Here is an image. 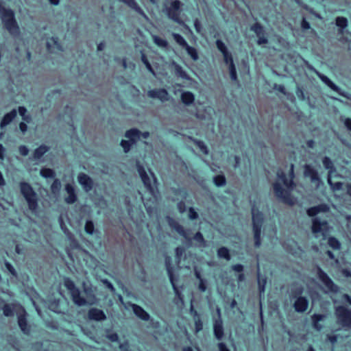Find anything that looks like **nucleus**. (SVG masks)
Wrapping results in <instances>:
<instances>
[{
    "label": "nucleus",
    "mask_w": 351,
    "mask_h": 351,
    "mask_svg": "<svg viewBox=\"0 0 351 351\" xmlns=\"http://www.w3.org/2000/svg\"><path fill=\"white\" fill-rule=\"evenodd\" d=\"M171 226L176 230L177 232H178L180 234L184 236L185 238H186V236L185 234V231L184 230V228L180 225L176 221H172L170 223Z\"/></svg>",
    "instance_id": "c9c22d12"
},
{
    "label": "nucleus",
    "mask_w": 351,
    "mask_h": 351,
    "mask_svg": "<svg viewBox=\"0 0 351 351\" xmlns=\"http://www.w3.org/2000/svg\"><path fill=\"white\" fill-rule=\"evenodd\" d=\"M5 265L7 268V269L13 275V276H16V272L14 269V268L13 267V266L10 263H8V261H5Z\"/></svg>",
    "instance_id": "4d7b16f0"
},
{
    "label": "nucleus",
    "mask_w": 351,
    "mask_h": 351,
    "mask_svg": "<svg viewBox=\"0 0 351 351\" xmlns=\"http://www.w3.org/2000/svg\"><path fill=\"white\" fill-rule=\"evenodd\" d=\"M88 317L90 319L96 321H103L106 319V316L102 310L93 308L88 311Z\"/></svg>",
    "instance_id": "412c9836"
},
{
    "label": "nucleus",
    "mask_w": 351,
    "mask_h": 351,
    "mask_svg": "<svg viewBox=\"0 0 351 351\" xmlns=\"http://www.w3.org/2000/svg\"><path fill=\"white\" fill-rule=\"evenodd\" d=\"M322 163L324 167L328 170V176H332V174L335 173L336 169L331 159L328 156H325L322 160Z\"/></svg>",
    "instance_id": "393cba45"
},
{
    "label": "nucleus",
    "mask_w": 351,
    "mask_h": 351,
    "mask_svg": "<svg viewBox=\"0 0 351 351\" xmlns=\"http://www.w3.org/2000/svg\"><path fill=\"white\" fill-rule=\"evenodd\" d=\"M64 285L69 291L73 303L79 306L92 305L96 301L95 289L88 282H82V289L84 295H82L80 289L69 278H66Z\"/></svg>",
    "instance_id": "f257e3e1"
},
{
    "label": "nucleus",
    "mask_w": 351,
    "mask_h": 351,
    "mask_svg": "<svg viewBox=\"0 0 351 351\" xmlns=\"http://www.w3.org/2000/svg\"><path fill=\"white\" fill-rule=\"evenodd\" d=\"M258 38V40H257V43L258 45H263V44H266L268 43V40L267 38L265 36V35L263 34V36H257Z\"/></svg>",
    "instance_id": "bf43d9fd"
},
{
    "label": "nucleus",
    "mask_w": 351,
    "mask_h": 351,
    "mask_svg": "<svg viewBox=\"0 0 351 351\" xmlns=\"http://www.w3.org/2000/svg\"><path fill=\"white\" fill-rule=\"evenodd\" d=\"M27 110L25 107L21 106L19 108V113L23 117V119L29 123L31 120V117L29 115L26 114Z\"/></svg>",
    "instance_id": "37998d69"
},
{
    "label": "nucleus",
    "mask_w": 351,
    "mask_h": 351,
    "mask_svg": "<svg viewBox=\"0 0 351 351\" xmlns=\"http://www.w3.org/2000/svg\"><path fill=\"white\" fill-rule=\"evenodd\" d=\"M317 276L322 284V289L325 293L335 294L339 291V287L329 276L320 268L317 269Z\"/></svg>",
    "instance_id": "1a4fd4ad"
},
{
    "label": "nucleus",
    "mask_w": 351,
    "mask_h": 351,
    "mask_svg": "<svg viewBox=\"0 0 351 351\" xmlns=\"http://www.w3.org/2000/svg\"><path fill=\"white\" fill-rule=\"evenodd\" d=\"M232 269L237 272H242L243 270V266L241 264L234 265L232 267Z\"/></svg>",
    "instance_id": "0e129e2a"
},
{
    "label": "nucleus",
    "mask_w": 351,
    "mask_h": 351,
    "mask_svg": "<svg viewBox=\"0 0 351 351\" xmlns=\"http://www.w3.org/2000/svg\"><path fill=\"white\" fill-rule=\"evenodd\" d=\"M345 219L346 221V226L348 230H351V215H346L345 216Z\"/></svg>",
    "instance_id": "774afa93"
},
{
    "label": "nucleus",
    "mask_w": 351,
    "mask_h": 351,
    "mask_svg": "<svg viewBox=\"0 0 351 351\" xmlns=\"http://www.w3.org/2000/svg\"><path fill=\"white\" fill-rule=\"evenodd\" d=\"M48 147L45 145H41L35 149L34 153V157L35 159H40L47 152Z\"/></svg>",
    "instance_id": "7c9ffc66"
},
{
    "label": "nucleus",
    "mask_w": 351,
    "mask_h": 351,
    "mask_svg": "<svg viewBox=\"0 0 351 351\" xmlns=\"http://www.w3.org/2000/svg\"><path fill=\"white\" fill-rule=\"evenodd\" d=\"M103 283L111 291V292L114 293L115 291V289L108 280H104Z\"/></svg>",
    "instance_id": "680f3d73"
},
{
    "label": "nucleus",
    "mask_w": 351,
    "mask_h": 351,
    "mask_svg": "<svg viewBox=\"0 0 351 351\" xmlns=\"http://www.w3.org/2000/svg\"><path fill=\"white\" fill-rule=\"evenodd\" d=\"M229 71L232 80L236 81L237 80V75L235 65H230Z\"/></svg>",
    "instance_id": "de8ad7c7"
},
{
    "label": "nucleus",
    "mask_w": 351,
    "mask_h": 351,
    "mask_svg": "<svg viewBox=\"0 0 351 351\" xmlns=\"http://www.w3.org/2000/svg\"><path fill=\"white\" fill-rule=\"evenodd\" d=\"M251 30L253 31L257 36L261 35L263 36V34H265V31L263 26L258 23H256L255 24H254L251 27Z\"/></svg>",
    "instance_id": "473e14b6"
},
{
    "label": "nucleus",
    "mask_w": 351,
    "mask_h": 351,
    "mask_svg": "<svg viewBox=\"0 0 351 351\" xmlns=\"http://www.w3.org/2000/svg\"><path fill=\"white\" fill-rule=\"evenodd\" d=\"M172 36L173 37L174 40L182 47L185 49L188 45L187 42L180 34L177 33H173Z\"/></svg>",
    "instance_id": "c756f323"
},
{
    "label": "nucleus",
    "mask_w": 351,
    "mask_h": 351,
    "mask_svg": "<svg viewBox=\"0 0 351 351\" xmlns=\"http://www.w3.org/2000/svg\"><path fill=\"white\" fill-rule=\"evenodd\" d=\"M194 26H195V30L197 32H201L202 25H201V23H200V22L199 21L198 19H195L194 21Z\"/></svg>",
    "instance_id": "338daca9"
},
{
    "label": "nucleus",
    "mask_w": 351,
    "mask_h": 351,
    "mask_svg": "<svg viewBox=\"0 0 351 351\" xmlns=\"http://www.w3.org/2000/svg\"><path fill=\"white\" fill-rule=\"evenodd\" d=\"M312 70H313L317 74V75L319 77V79L332 90H333L334 91L337 92L339 95L346 98H349V94L348 93L342 91L341 88H339L335 84H334L327 76L318 72L315 69L312 68Z\"/></svg>",
    "instance_id": "f8f14e48"
},
{
    "label": "nucleus",
    "mask_w": 351,
    "mask_h": 351,
    "mask_svg": "<svg viewBox=\"0 0 351 351\" xmlns=\"http://www.w3.org/2000/svg\"><path fill=\"white\" fill-rule=\"evenodd\" d=\"M19 308H23L19 304H5L2 307L3 315L6 317H12L14 314L16 315L19 311Z\"/></svg>",
    "instance_id": "6ab92c4d"
},
{
    "label": "nucleus",
    "mask_w": 351,
    "mask_h": 351,
    "mask_svg": "<svg viewBox=\"0 0 351 351\" xmlns=\"http://www.w3.org/2000/svg\"><path fill=\"white\" fill-rule=\"evenodd\" d=\"M40 175L46 178H53L55 177V172L51 169H42L40 170Z\"/></svg>",
    "instance_id": "58836bf2"
},
{
    "label": "nucleus",
    "mask_w": 351,
    "mask_h": 351,
    "mask_svg": "<svg viewBox=\"0 0 351 351\" xmlns=\"http://www.w3.org/2000/svg\"><path fill=\"white\" fill-rule=\"evenodd\" d=\"M176 73L183 79H188L186 73L183 70L181 66L178 64L175 65Z\"/></svg>",
    "instance_id": "79ce46f5"
},
{
    "label": "nucleus",
    "mask_w": 351,
    "mask_h": 351,
    "mask_svg": "<svg viewBox=\"0 0 351 351\" xmlns=\"http://www.w3.org/2000/svg\"><path fill=\"white\" fill-rule=\"evenodd\" d=\"M133 143H132V141L130 140H128V141L123 140L121 143V145L123 147L125 152H129L130 147H131L132 144H133Z\"/></svg>",
    "instance_id": "09e8293b"
},
{
    "label": "nucleus",
    "mask_w": 351,
    "mask_h": 351,
    "mask_svg": "<svg viewBox=\"0 0 351 351\" xmlns=\"http://www.w3.org/2000/svg\"><path fill=\"white\" fill-rule=\"evenodd\" d=\"M213 333L217 340L220 341L223 339L224 331L221 317H218L214 320Z\"/></svg>",
    "instance_id": "f3484780"
},
{
    "label": "nucleus",
    "mask_w": 351,
    "mask_h": 351,
    "mask_svg": "<svg viewBox=\"0 0 351 351\" xmlns=\"http://www.w3.org/2000/svg\"><path fill=\"white\" fill-rule=\"evenodd\" d=\"M265 283H266V280L265 279L261 280L260 278H258V286H259V290H260L261 293L264 292Z\"/></svg>",
    "instance_id": "e2e57ef3"
},
{
    "label": "nucleus",
    "mask_w": 351,
    "mask_h": 351,
    "mask_svg": "<svg viewBox=\"0 0 351 351\" xmlns=\"http://www.w3.org/2000/svg\"><path fill=\"white\" fill-rule=\"evenodd\" d=\"M171 258L169 256H166L165 258V266L167 268V274L169 278V280L171 282V284L173 287L176 298H175V302L176 304H178V302H180L182 305L184 304V295L182 293L181 289H183V287L181 286L179 287L177 285V282L178 281L179 277L178 276H176L173 274V267L171 264Z\"/></svg>",
    "instance_id": "39448f33"
},
{
    "label": "nucleus",
    "mask_w": 351,
    "mask_h": 351,
    "mask_svg": "<svg viewBox=\"0 0 351 351\" xmlns=\"http://www.w3.org/2000/svg\"><path fill=\"white\" fill-rule=\"evenodd\" d=\"M136 166H137L138 172L141 176V178L145 186L146 187V189H147V191H149L150 195L154 199H156L158 192L155 190L156 180V178L154 177V175L153 173H152V177L153 178V183H152L151 178L148 176L144 167L140 164V162H138L136 163Z\"/></svg>",
    "instance_id": "0eeeda50"
},
{
    "label": "nucleus",
    "mask_w": 351,
    "mask_h": 351,
    "mask_svg": "<svg viewBox=\"0 0 351 351\" xmlns=\"http://www.w3.org/2000/svg\"><path fill=\"white\" fill-rule=\"evenodd\" d=\"M121 1L124 2L125 3H126L128 6H130L132 9L135 10L140 14H141L143 16L146 17V15L145 14L144 12L138 5V4L135 2L134 0H121Z\"/></svg>",
    "instance_id": "cd10ccee"
},
{
    "label": "nucleus",
    "mask_w": 351,
    "mask_h": 351,
    "mask_svg": "<svg viewBox=\"0 0 351 351\" xmlns=\"http://www.w3.org/2000/svg\"><path fill=\"white\" fill-rule=\"evenodd\" d=\"M21 193L27 202L29 209L32 213H36L38 208L37 195L31 185L25 182L20 183Z\"/></svg>",
    "instance_id": "423d86ee"
},
{
    "label": "nucleus",
    "mask_w": 351,
    "mask_h": 351,
    "mask_svg": "<svg viewBox=\"0 0 351 351\" xmlns=\"http://www.w3.org/2000/svg\"><path fill=\"white\" fill-rule=\"evenodd\" d=\"M304 288L302 286L293 287L289 293V300L297 313L305 312L308 306V300L302 295Z\"/></svg>",
    "instance_id": "7ed1b4c3"
},
{
    "label": "nucleus",
    "mask_w": 351,
    "mask_h": 351,
    "mask_svg": "<svg viewBox=\"0 0 351 351\" xmlns=\"http://www.w3.org/2000/svg\"><path fill=\"white\" fill-rule=\"evenodd\" d=\"M197 145L199 149L205 154H208V149L205 144L202 141H197Z\"/></svg>",
    "instance_id": "5fc2aeb1"
},
{
    "label": "nucleus",
    "mask_w": 351,
    "mask_h": 351,
    "mask_svg": "<svg viewBox=\"0 0 351 351\" xmlns=\"http://www.w3.org/2000/svg\"><path fill=\"white\" fill-rule=\"evenodd\" d=\"M147 95L151 98H156L162 101L169 99V93L164 88L150 90L147 92Z\"/></svg>",
    "instance_id": "a211bd4d"
},
{
    "label": "nucleus",
    "mask_w": 351,
    "mask_h": 351,
    "mask_svg": "<svg viewBox=\"0 0 351 351\" xmlns=\"http://www.w3.org/2000/svg\"><path fill=\"white\" fill-rule=\"evenodd\" d=\"M181 99L184 104L189 105L193 102L194 95L191 92H184L181 95Z\"/></svg>",
    "instance_id": "c85d7f7f"
},
{
    "label": "nucleus",
    "mask_w": 351,
    "mask_h": 351,
    "mask_svg": "<svg viewBox=\"0 0 351 351\" xmlns=\"http://www.w3.org/2000/svg\"><path fill=\"white\" fill-rule=\"evenodd\" d=\"M141 60L142 62L145 64V65L146 66L147 69L150 71L152 72V73L154 74V70L152 67V65L150 64V63L149 62V61L147 60L146 56L145 54H142L141 56Z\"/></svg>",
    "instance_id": "603ef678"
},
{
    "label": "nucleus",
    "mask_w": 351,
    "mask_h": 351,
    "mask_svg": "<svg viewBox=\"0 0 351 351\" xmlns=\"http://www.w3.org/2000/svg\"><path fill=\"white\" fill-rule=\"evenodd\" d=\"M293 165H290L289 176L286 175L282 170H279L277 172V176L279 181H281L283 184L287 187V189H283L281 185L278 182H276L274 184V190L276 197L280 199L283 202L293 204L295 201L290 197L289 191L293 189Z\"/></svg>",
    "instance_id": "f03ea898"
},
{
    "label": "nucleus",
    "mask_w": 351,
    "mask_h": 351,
    "mask_svg": "<svg viewBox=\"0 0 351 351\" xmlns=\"http://www.w3.org/2000/svg\"><path fill=\"white\" fill-rule=\"evenodd\" d=\"M19 150V153L24 156H27L29 153L28 148L25 145L20 146Z\"/></svg>",
    "instance_id": "13d9d810"
},
{
    "label": "nucleus",
    "mask_w": 351,
    "mask_h": 351,
    "mask_svg": "<svg viewBox=\"0 0 351 351\" xmlns=\"http://www.w3.org/2000/svg\"><path fill=\"white\" fill-rule=\"evenodd\" d=\"M153 40L154 43L160 47L165 48L167 47L168 45V43L166 40L162 39L157 36H154Z\"/></svg>",
    "instance_id": "ea45409f"
},
{
    "label": "nucleus",
    "mask_w": 351,
    "mask_h": 351,
    "mask_svg": "<svg viewBox=\"0 0 351 351\" xmlns=\"http://www.w3.org/2000/svg\"><path fill=\"white\" fill-rule=\"evenodd\" d=\"M328 228V223L326 221H321L319 218L315 217L313 220L312 230L315 234L321 233L324 235Z\"/></svg>",
    "instance_id": "dca6fc26"
},
{
    "label": "nucleus",
    "mask_w": 351,
    "mask_h": 351,
    "mask_svg": "<svg viewBox=\"0 0 351 351\" xmlns=\"http://www.w3.org/2000/svg\"><path fill=\"white\" fill-rule=\"evenodd\" d=\"M47 47L49 51L51 52L55 51L56 49L59 51L62 50L61 46L58 43L57 38L53 37L47 40Z\"/></svg>",
    "instance_id": "a878e982"
},
{
    "label": "nucleus",
    "mask_w": 351,
    "mask_h": 351,
    "mask_svg": "<svg viewBox=\"0 0 351 351\" xmlns=\"http://www.w3.org/2000/svg\"><path fill=\"white\" fill-rule=\"evenodd\" d=\"M180 7L181 2L178 0H175L172 1L171 5L167 8V14L169 19L182 25L184 23L180 17L181 13Z\"/></svg>",
    "instance_id": "9b49d317"
},
{
    "label": "nucleus",
    "mask_w": 351,
    "mask_h": 351,
    "mask_svg": "<svg viewBox=\"0 0 351 351\" xmlns=\"http://www.w3.org/2000/svg\"><path fill=\"white\" fill-rule=\"evenodd\" d=\"M85 230L88 234H93L94 231V224L91 221H87L85 225Z\"/></svg>",
    "instance_id": "3c124183"
},
{
    "label": "nucleus",
    "mask_w": 351,
    "mask_h": 351,
    "mask_svg": "<svg viewBox=\"0 0 351 351\" xmlns=\"http://www.w3.org/2000/svg\"><path fill=\"white\" fill-rule=\"evenodd\" d=\"M107 338L111 341L115 342L119 340V336L117 333H110L107 335Z\"/></svg>",
    "instance_id": "052dcab7"
},
{
    "label": "nucleus",
    "mask_w": 351,
    "mask_h": 351,
    "mask_svg": "<svg viewBox=\"0 0 351 351\" xmlns=\"http://www.w3.org/2000/svg\"><path fill=\"white\" fill-rule=\"evenodd\" d=\"M254 241H260L261 227L263 221V214L254 207L252 209Z\"/></svg>",
    "instance_id": "9d476101"
},
{
    "label": "nucleus",
    "mask_w": 351,
    "mask_h": 351,
    "mask_svg": "<svg viewBox=\"0 0 351 351\" xmlns=\"http://www.w3.org/2000/svg\"><path fill=\"white\" fill-rule=\"evenodd\" d=\"M16 110L15 109L12 110L11 112L7 113L3 118L2 119L0 127L3 129L4 127L8 125L16 116Z\"/></svg>",
    "instance_id": "5701e85b"
},
{
    "label": "nucleus",
    "mask_w": 351,
    "mask_h": 351,
    "mask_svg": "<svg viewBox=\"0 0 351 351\" xmlns=\"http://www.w3.org/2000/svg\"><path fill=\"white\" fill-rule=\"evenodd\" d=\"M337 322L343 328H351V310L343 306L335 308Z\"/></svg>",
    "instance_id": "6e6552de"
},
{
    "label": "nucleus",
    "mask_w": 351,
    "mask_h": 351,
    "mask_svg": "<svg viewBox=\"0 0 351 351\" xmlns=\"http://www.w3.org/2000/svg\"><path fill=\"white\" fill-rule=\"evenodd\" d=\"M326 318L325 315H321V314H315L312 316L313 322H319V321H322Z\"/></svg>",
    "instance_id": "6e6d98bb"
},
{
    "label": "nucleus",
    "mask_w": 351,
    "mask_h": 351,
    "mask_svg": "<svg viewBox=\"0 0 351 351\" xmlns=\"http://www.w3.org/2000/svg\"><path fill=\"white\" fill-rule=\"evenodd\" d=\"M329 210V207L326 204H319L316 206L311 207L307 210V214L309 216H315L319 213H326Z\"/></svg>",
    "instance_id": "4be33fe9"
},
{
    "label": "nucleus",
    "mask_w": 351,
    "mask_h": 351,
    "mask_svg": "<svg viewBox=\"0 0 351 351\" xmlns=\"http://www.w3.org/2000/svg\"><path fill=\"white\" fill-rule=\"evenodd\" d=\"M127 305L130 307L134 315L143 321H149L151 318L149 314L145 311L141 306L132 303L130 302L127 303Z\"/></svg>",
    "instance_id": "4468645a"
},
{
    "label": "nucleus",
    "mask_w": 351,
    "mask_h": 351,
    "mask_svg": "<svg viewBox=\"0 0 351 351\" xmlns=\"http://www.w3.org/2000/svg\"><path fill=\"white\" fill-rule=\"evenodd\" d=\"M185 49L187 53L191 57V58L193 60H197L198 59V54L195 48L191 47L188 45Z\"/></svg>",
    "instance_id": "e433bc0d"
},
{
    "label": "nucleus",
    "mask_w": 351,
    "mask_h": 351,
    "mask_svg": "<svg viewBox=\"0 0 351 351\" xmlns=\"http://www.w3.org/2000/svg\"><path fill=\"white\" fill-rule=\"evenodd\" d=\"M195 321V332L197 333L203 328V324L201 319L197 315V313H195V316L194 317Z\"/></svg>",
    "instance_id": "4c0bfd02"
},
{
    "label": "nucleus",
    "mask_w": 351,
    "mask_h": 351,
    "mask_svg": "<svg viewBox=\"0 0 351 351\" xmlns=\"http://www.w3.org/2000/svg\"><path fill=\"white\" fill-rule=\"evenodd\" d=\"M214 183L217 186H222L226 184V178L223 176H217L213 178Z\"/></svg>",
    "instance_id": "a19ab883"
},
{
    "label": "nucleus",
    "mask_w": 351,
    "mask_h": 351,
    "mask_svg": "<svg viewBox=\"0 0 351 351\" xmlns=\"http://www.w3.org/2000/svg\"><path fill=\"white\" fill-rule=\"evenodd\" d=\"M65 189L68 193V197L65 198V202L67 204H73L76 201V195L75 194V190L72 185L68 184L65 186Z\"/></svg>",
    "instance_id": "b1692460"
},
{
    "label": "nucleus",
    "mask_w": 351,
    "mask_h": 351,
    "mask_svg": "<svg viewBox=\"0 0 351 351\" xmlns=\"http://www.w3.org/2000/svg\"><path fill=\"white\" fill-rule=\"evenodd\" d=\"M77 180L83 189L86 191H89L93 188V180L91 178L84 173L78 175Z\"/></svg>",
    "instance_id": "aec40b11"
},
{
    "label": "nucleus",
    "mask_w": 351,
    "mask_h": 351,
    "mask_svg": "<svg viewBox=\"0 0 351 351\" xmlns=\"http://www.w3.org/2000/svg\"><path fill=\"white\" fill-rule=\"evenodd\" d=\"M217 254L219 258H223L227 261L230 259L229 250L226 247H222L219 248L217 251Z\"/></svg>",
    "instance_id": "f704fd0d"
},
{
    "label": "nucleus",
    "mask_w": 351,
    "mask_h": 351,
    "mask_svg": "<svg viewBox=\"0 0 351 351\" xmlns=\"http://www.w3.org/2000/svg\"><path fill=\"white\" fill-rule=\"evenodd\" d=\"M0 16L5 29L13 37L20 36L19 26L15 19L14 12L8 8L0 9Z\"/></svg>",
    "instance_id": "20e7f679"
},
{
    "label": "nucleus",
    "mask_w": 351,
    "mask_h": 351,
    "mask_svg": "<svg viewBox=\"0 0 351 351\" xmlns=\"http://www.w3.org/2000/svg\"><path fill=\"white\" fill-rule=\"evenodd\" d=\"M18 317V324L23 333L27 335L30 332V326L28 324L26 319L27 313L23 308H19V311L16 315Z\"/></svg>",
    "instance_id": "ddd939ff"
},
{
    "label": "nucleus",
    "mask_w": 351,
    "mask_h": 351,
    "mask_svg": "<svg viewBox=\"0 0 351 351\" xmlns=\"http://www.w3.org/2000/svg\"><path fill=\"white\" fill-rule=\"evenodd\" d=\"M224 62L229 66L230 65H234L232 54L228 51L223 54Z\"/></svg>",
    "instance_id": "a18cd8bd"
},
{
    "label": "nucleus",
    "mask_w": 351,
    "mask_h": 351,
    "mask_svg": "<svg viewBox=\"0 0 351 351\" xmlns=\"http://www.w3.org/2000/svg\"><path fill=\"white\" fill-rule=\"evenodd\" d=\"M125 137L128 138L132 143H136V141L140 139V132L136 129H131L126 132Z\"/></svg>",
    "instance_id": "bb28decb"
},
{
    "label": "nucleus",
    "mask_w": 351,
    "mask_h": 351,
    "mask_svg": "<svg viewBox=\"0 0 351 351\" xmlns=\"http://www.w3.org/2000/svg\"><path fill=\"white\" fill-rule=\"evenodd\" d=\"M216 46L217 49L222 53V54L228 52L226 45L221 40H217L216 41Z\"/></svg>",
    "instance_id": "c03bdc74"
},
{
    "label": "nucleus",
    "mask_w": 351,
    "mask_h": 351,
    "mask_svg": "<svg viewBox=\"0 0 351 351\" xmlns=\"http://www.w3.org/2000/svg\"><path fill=\"white\" fill-rule=\"evenodd\" d=\"M304 174L306 177L309 178L311 182L315 183L317 187H318L321 184L322 181L319 177L317 171L311 165H306L304 166Z\"/></svg>",
    "instance_id": "2eb2a0df"
},
{
    "label": "nucleus",
    "mask_w": 351,
    "mask_h": 351,
    "mask_svg": "<svg viewBox=\"0 0 351 351\" xmlns=\"http://www.w3.org/2000/svg\"><path fill=\"white\" fill-rule=\"evenodd\" d=\"M340 120L343 123L345 127L351 132V119L341 117Z\"/></svg>",
    "instance_id": "8fccbe9b"
},
{
    "label": "nucleus",
    "mask_w": 351,
    "mask_h": 351,
    "mask_svg": "<svg viewBox=\"0 0 351 351\" xmlns=\"http://www.w3.org/2000/svg\"><path fill=\"white\" fill-rule=\"evenodd\" d=\"M189 217L191 219H196L198 217L197 213L195 210V209L192 207L189 208Z\"/></svg>",
    "instance_id": "864d4df0"
},
{
    "label": "nucleus",
    "mask_w": 351,
    "mask_h": 351,
    "mask_svg": "<svg viewBox=\"0 0 351 351\" xmlns=\"http://www.w3.org/2000/svg\"><path fill=\"white\" fill-rule=\"evenodd\" d=\"M217 346L219 351H230V350L228 348V347L224 343H219Z\"/></svg>",
    "instance_id": "69168bd1"
},
{
    "label": "nucleus",
    "mask_w": 351,
    "mask_h": 351,
    "mask_svg": "<svg viewBox=\"0 0 351 351\" xmlns=\"http://www.w3.org/2000/svg\"><path fill=\"white\" fill-rule=\"evenodd\" d=\"M336 25L341 28L339 29V33L342 34L343 29L348 25V20L345 17L338 16L336 19Z\"/></svg>",
    "instance_id": "2f4dec72"
},
{
    "label": "nucleus",
    "mask_w": 351,
    "mask_h": 351,
    "mask_svg": "<svg viewBox=\"0 0 351 351\" xmlns=\"http://www.w3.org/2000/svg\"><path fill=\"white\" fill-rule=\"evenodd\" d=\"M331 177L332 176H328V183L330 185L331 189L333 191H337L341 190L342 188V186H343L342 182H337L333 183V182H332Z\"/></svg>",
    "instance_id": "72a5a7b5"
},
{
    "label": "nucleus",
    "mask_w": 351,
    "mask_h": 351,
    "mask_svg": "<svg viewBox=\"0 0 351 351\" xmlns=\"http://www.w3.org/2000/svg\"><path fill=\"white\" fill-rule=\"evenodd\" d=\"M184 253V249L182 247H178L176 250V261L178 265H179L181 258L182 257Z\"/></svg>",
    "instance_id": "49530a36"
}]
</instances>
